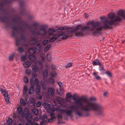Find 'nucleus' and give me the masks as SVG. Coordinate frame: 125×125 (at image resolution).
<instances>
[{
	"label": "nucleus",
	"instance_id": "nucleus-1",
	"mask_svg": "<svg viewBox=\"0 0 125 125\" xmlns=\"http://www.w3.org/2000/svg\"><path fill=\"white\" fill-rule=\"evenodd\" d=\"M76 94H74L72 95V99L75 101V105H72L68 107L66 110H60L62 112H65L67 115L71 116L73 112L79 116H87L89 115L88 113L85 111L93 110L96 112L98 115H101L104 113V108L100 104L94 102L96 100L94 97H91L89 99L86 98L81 97L77 99Z\"/></svg>",
	"mask_w": 125,
	"mask_h": 125
},
{
	"label": "nucleus",
	"instance_id": "nucleus-2",
	"mask_svg": "<svg viewBox=\"0 0 125 125\" xmlns=\"http://www.w3.org/2000/svg\"><path fill=\"white\" fill-rule=\"evenodd\" d=\"M53 103L56 104H53L52 107V105L49 104L45 102L43 105H44L46 104H48L49 105L50 108L52 109H54L55 108L58 109V110H55L58 113V115L57 116V118L58 120V123H61V122L59 121V120H62V118L63 116L65 114H66L65 112H61L60 110L62 109H64L66 110V109H68V107L65 104H67V102L65 99L61 98L59 97H57L56 98H54L53 100Z\"/></svg>",
	"mask_w": 125,
	"mask_h": 125
},
{
	"label": "nucleus",
	"instance_id": "nucleus-3",
	"mask_svg": "<svg viewBox=\"0 0 125 125\" xmlns=\"http://www.w3.org/2000/svg\"><path fill=\"white\" fill-rule=\"evenodd\" d=\"M118 16H115L114 13H111L109 14L108 17L110 20V21H107V18L103 16L101 17V21L104 22L105 25L104 27V28H110V26L114 23L115 21H121V19L120 17L123 18L125 19V12L124 11L120 10L117 12Z\"/></svg>",
	"mask_w": 125,
	"mask_h": 125
},
{
	"label": "nucleus",
	"instance_id": "nucleus-4",
	"mask_svg": "<svg viewBox=\"0 0 125 125\" xmlns=\"http://www.w3.org/2000/svg\"><path fill=\"white\" fill-rule=\"evenodd\" d=\"M101 17L100 18L101 20ZM101 21V20H100ZM104 23V25L103 26H101V23L98 22H94V21L91 20L89 21L87 23V24L91 25L93 27L90 28L88 26H86L84 27H82L81 28V30L82 31H85L89 30L91 31H93L95 33L97 32L98 31L101 30L102 28H104L103 27L105 25L104 22L102 21Z\"/></svg>",
	"mask_w": 125,
	"mask_h": 125
},
{
	"label": "nucleus",
	"instance_id": "nucleus-5",
	"mask_svg": "<svg viewBox=\"0 0 125 125\" xmlns=\"http://www.w3.org/2000/svg\"><path fill=\"white\" fill-rule=\"evenodd\" d=\"M17 110L19 114H21V119L24 116L26 117L28 122L26 125H32V123L31 122L32 118L31 113H29L28 109L24 108V111L23 112L22 107L21 106H20L17 108Z\"/></svg>",
	"mask_w": 125,
	"mask_h": 125
},
{
	"label": "nucleus",
	"instance_id": "nucleus-6",
	"mask_svg": "<svg viewBox=\"0 0 125 125\" xmlns=\"http://www.w3.org/2000/svg\"><path fill=\"white\" fill-rule=\"evenodd\" d=\"M37 74L35 73H32V78L31 80V83L32 85L35 84L36 85V91L37 93V99L38 100H40L42 98V94H41V93H40V91L41 88L38 85L39 83V81L38 79L36 78L34 82L33 81L34 78L37 76Z\"/></svg>",
	"mask_w": 125,
	"mask_h": 125
},
{
	"label": "nucleus",
	"instance_id": "nucleus-7",
	"mask_svg": "<svg viewBox=\"0 0 125 125\" xmlns=\"http://www.w3.org/2000/svg\"><path fill=\"white\" fill-rule=\"evenodd\" d=\"M44 107L46 111L50 114L51 118L47 119V120L48 122L51 123L53 122V119H55L56 118L57 116L54 114V112L55 111V110H58V109L55 108L54 109H52L50 108L49 105L48 104H45L44 105Z\"/></svg>",
	"mask_w": 125,
	"mask_h": 125
},
{
	"label": "nucleus",
	"instance_id": "nucleus-8",
	"mask_svg": "<svg viewBox=\"0 0 125 125\" xmlns=\"http://www.w3.org/2000/svg\"><path fill=\"white\" fill-rule=\"evenodd\" d=\"M82 26L81 25H79L76 26L74 29V30H73V28L71 30H70V32L71 34H73V35H75L77 36H82L83 35V34L81 32H79L78 33H77V31L79 30L80 29H81L82 28H81Z\"/></svg>",
	"mask_w": 125,
	"mask_h": 125
},
{
	"label": "nucleus",
	"instance_id": "nucleus-9",
	"mask_svg": "<svg viewBox=\"0 0 125 125\" xmlns=\"http://www.w3.org/2000/svg\"><path fill=\"white\" fill-rule=\"evenodd\" d=\"M43 75L44 76V79L45 82L46 83H49L51 84H53L54 83V80L53 78H50L48 81L46 80V77L48 75V73L46 70H45L43 71Z\"/></svg>",
	"mask_w": 125,
	"mask_h": 125
},
{
	"label": "nucleus",
	"instance_id": "nucleus-10",
	"mask_svg": "<svg viewBox=\"0 0 125 125\" xmlns=\"http://www.w3.org/2000/svg\"><path fill=\"white\" fill-rule=\"evenodd\" d=\"M48 93H45L44 94L45 96L47 99L49 98L50 96L52 97L53 96V91L52 88H49L48 90Z\"/></svg>",
	"mask_w": 125,
	"mask_h": 125
},
{
	"label": "nucleus",
	"instance_id": "nucleus-11",
	"mask_svg": "<svg viewBox=\"0 0 125 125\" xmlns=\"http://www.w3.org/2000/svg\"><path fill=\"white\" fill-rule=\"evenodd\" d=\"M67 31L66 32V34H68L70 33V34H67V35H65V33L64 32H61L60 33H59L57 35V37H59L61 36H62V38L63 39H65L67 38H68L69 36H72L73 35L72 34H71L69 32L68 33Z\"/></svg>",
	"mask_w": 125,
	"mask_h": 125
},
{
	"label": "nucleus",
	"instance_id": "nucleus-12",
	"mask_svg": "<svg viewBox=\"0 0 125 125\" xmlns=\"http://www.w3.org/2000/svg\"><path fill=\"white\" fill-rule=\"evenodd\" d=\"M72 29L71 28H66V27L64 26L63 27H61L59 28L57 30V31L59 32H61L63 30H67L68 31V32H69L70 30H71Z\"/></svg>",
	"mask_w": 125,
	"mask_h": 125
},
{
	"label": "nucleus",
	"instance_id": "nucleus-13",
	"mask_svg": "<svg viewBox=\"0 0 125 125\" xmlns=\"http://www.w3.org/2000/svg\"><path fill=\"white\" fill-rule=\"evenodd\" d=\"M58 84L59 87V89L61 91L60 92H58L57 91L58 94L60 95H62L63 94V88H62V83L61 82H59L58 83Z\"/></svg>",
	"mask_w": 125,
	"mask_h": 125
},
{
	"label": "nucleus",
	"instance_id": "nucleus-14",
	"mask_svg": "<svg viewBox=\"0 0 125 125\" xmlns=\"http://www.w3.org/2000/svg\"><path fill=\"white\" fill-rule=\"evenodd\" d=\"M72 95L70 92L67 93L66 94V100L67 103L68 102H70L71 101V98H72Z\"/></svg>",
	"mask_w": 125,
	"mask_h": 125
},
{
	"label": "nucleus",
	"instance_id": "nucleus-15",
	"mask_svg": "<svg viewBox=\"0 0 125 125\" xmlns=\"http://www.w3.org/2000/svg\"><path fill=\"white\" fill-rule=\"evenodd\" d=\"M31 65V62L29 61H27L25 62L23 64V65L25 68H27L29 67Z\"/></svg>",
	"mask_w": 125,
	"mask_h": 125
},
{
	"label": "nucleus",
	"instance_id": "nucleus-16",
	"mask_svg": "<svg viewBox=\"0 0 125 125\" xmlns=\"http://www.w3.org/2000/svg\"><path fill=\"white\" fill-rule=\"evenodd\" d=\"M28 58L29 60L31 61L34 62L36 61V57L33 55H30L29 56Z\"/></svg>",
	"mask_w": 125,
	"mask_h": 125
},
{
	"label": "nucleus",
	"instance_id": "nucleus-17",
	"mask_svg": "<svg viewBox=\"0 0 125 125\" xmlns=\"http://www.w3.org/2000/svg\"><path fill=\"white\" fill-rule=\"evenodd\" d=\"M40 33L38 34V35H40L42 36H44L45 35L46 33V31L45 30V29H43L40 31Z\"/></svg>",
	"mask_w": 125,
	"mask_h": 125
},
{
	"label": "nucleus",
	"instance_id": "nucleus-18",
	"mask_svg": "<svg viewBox=\"0 0 125 125\" xmlns=\"http://www.w3.org/2000/svg\"><path fill=\"white\" fill-rule=\"evenodd\" d=\"M42 47V45L40 44H38L36 47V51H38L40 52L41 50Z\"/></svg>",
	"mask_w": 125,
	"mask_h": 125
},
{
	"label": "nucleus",
	"instance_id": "nucleus-19",
	"mask_svg": "<svg viewBox=\"0 0 125 125\" xmlns=\"http://www.w3.org/2000/svg\"><path fill=\"white\" fill-rule=\"evenodd\" d=\"M0 91L4 96H9L7 92L5 90L2 89H1Z\"/></svg>",
	"mask_w": 125,
	"mask_h": 125
},
{
	"label": "nucleus",
	"instance_id": "nucleus-20",
	"mask_svg": "<svg viewBox=\"0 0 125 125\" xmlns=\"http://www.w3.org/2000/svg\"><path fill=\"white\" fill-rule=\"evenodd\" d=\"M36 50L35 48H30L29 50V53L31 55H33L35 52Z\"/></svg>",
	"mask_w": 125,
	"mask_h": 125
},
{
	"label": "nucleus",
	"instance_id": "nucleus-21",
	"mask_svg": "<svg viewBox=\"0 0 125 125\" xmlns=\"http://www.w3.org/2000/svg\"><path fill=\"white\" fill-rule=\"evenodd\" d=\"M34 90L33 87H30L28 90V93L29 94H32L34 93Z\"/></svg>",
	"mask_w": 125,
	"mask_h": 125
},
{
	"label": "nucleus",
	"instance_id": "nucleus-22",
	"mask_svg": "<svg viewBox=\"0 0 125 125\" xmlns=\"http://www.w3.org/2000/svg\"><path fill=\"white\" fill-rule=\"evenodd\" d=\"M31 68L32 71L35 73L38 71V67L35 65H32L31 66Z\"/></svg>",
	"mask_w": 125,
	"mask_h": 125
},
{
	"label": "nucleus",
	"instance_id": "nucleus-23",
	"mask_svg": "<svg viewBox=\"0 0 125 125\" xmlns=\"http://www.w3.org/2000/svg\"><path fill=\"white\" fill-rule=\"evenodd\" d=\"M36 64H37L38 66H39V68L41 70H42V62L39 61H37L36 62Z\"/></svg>",
	"mask_w": 125,
	"mask_h": 125
},
{
	"label": "nucleus",
	"instance_id": "nucleus-24",
	"mask_svg": "<svg viewBox=\"0 0 125 125\" xmlns=\"http://www.w3.org/2000/svg\"><path fill=\"white\" fill-rule=\"evenodd\" d=\"M100 64L99 61L98 60H95L93 62V64L94 65H100Z\"/></svg>",
	"mask_w": 125,
	"mask_h": 125
},
{
	"label": "nucleus",
	"instance_id": "nucleus-25",
	"mask_svg": "<svg viewBox=\"0 0 125 125\" xmlns=\"http://www.w3.org/2000/svg\"><path fill=\"white\" fill-rule=\"evenodd\" d=\"M27 87L26 86L24 85V86L23 90V94L24 95H26L27 94Z\"/></svg>",
	"mask_w": 125,
	"mask_h": 125
},
{
	"label": "nucleus",
	"instance_id": "nucleus-26",
	"mask_svg": "<svg viewBox=\"0 0 125 125\" xmlns=\"http://www.w3.org/2000/svg\"><path fill=\"white\" fill-rule=\"evenodd\" d=\"M51 47V45L48 44L46 46L44 49V51L45 52H47L48 50Z\"/></svg>",
	"mask_w": 125,
	"mask_h": 125
},
{
	"label": "nucleus",
	"instance_id": "nucleus-27",
	"mask_svg": "<svg viewBox=\"0 0 125 125\" xmlns=\"http://www.w3.org/2000/svg\"><path fill=\"white\" fill-rule=\"evenodd\" d=\"M97 75V73L95 72H94L93 73V75L95 76V78L97 80H99L101 79L100 77L99 76L96 75Z\"/></svg>",
	"mask_w": 125,
	"mask_h": 125
},
{
	"label": "nucleus",
	"instance_id": "nucleus-28",
	"mask_svg": "<svg viewBox=\"0 0 125 125\" xmlns=\"http://www.w3.org/2000/svg\"><path fill=\"white\" fill-rule=\"evenodd\" d=\"M15 53H13L11 54L9 57V59L10 61H12L14 57Z\"/></svg>",
	"mask_w": 125,
	"mask_h": 125
},
{
	"label": "nucleus",
	"instance_id": "nucleus-29",
	"mask_svg": "<svg viewBox=\"0 0 125 125\" xmlns=\"http://www.w3.org/2000/svg\"><path fill=\"white\" fill-rule=\"evenodd\" d=\"M20 102L22 106H24L26 104L25 101L22 99L20 100Z\"/></svg>",
	"mask_w": 125,
	"mask_h": 125
},
{
	"label": "nucleus",
	"instance_id": "nucleus-30",
	"mask_svg": "<svg viewBox=\"0 0 125 125\" xmlns=\"http://www.w3.org/2000/svg\"><path fill=\"white\" fill-rule=\"evenodd\" d=\"M32 112L34 115L36 116L38 113V111L36 109H33L32 110Z\"/></svg>",
	"mask_w": 125,
	"mask_h": 125
},
{
	"label": "nucleus",
	"instance_id": "nucleus-31",
	"mask_svg": "<svg viewBox=\"0 0 125 125\" xmlns=\"http://www.w3.org/2000/svg\"><path fill=\"white\" fill-rule=\"evenodd\" d=\"M56 36V35H53V37L51 38L49 40L50 42H54L57 39V37H55Z\"/></svg>",
	"mask_w": 125,
	"mask_h": 125
},
{
	"label": "nucleus",
	"instance_id": "nucleus-32",
	"mask_svg": "<svg viewBox=\"0 0 125 125\" xmlns=\"http://www.w3.org/2000/svg\"><path fill=\"white\" fill-rule=\"evenodd\" d=\"M55 31V30L54 29L50 28L48 30V32L49 33L51 34Z\"/></svg>",
	"mask_w": 125,
	"mask_h": 125
},
{
	"label": "nucleus",
	"instance_id": "nucleus-33",
	"mask_svg": "<svg viewBox=\"0 0 125 125\" xmlns=\"http://www.w3.org/2000/svg\"><path fill=\"white\" fill-rule=\"evenodd\" d=\"M12 120L11 118H9L7 121V124L8 125L12 123Z\"/></svg>",
	"mask_w": 125,
	"mask_h": 125
},
{
	"label": "nucleus",
	"instance_id": "nucleus-34",
	"mask_svg": "<svg viewBox=\"0 0 125 125\" xmlns=\"http://www.w3.org/2000/svg\"><path fill=\"white\" fill-rule=\"evenodd\" d=\"M51 56L50 53H48L47 54L46 58L49 61H51Z\"/></svg>",
	"mask_w": 125,
	"mask_h": 125
},
{
	"label": "nucleus",
	"instance_id": "nucleus-35",
	"mask_svg": "<svg viewBox=\"0 0 125 125\" xmlns=\"http://www.w3.org/2000/svg\"><path fill=\"white\" fill-rule=\"evenodd\" d=\"M40 56L41 57L42 60L43 61L45 60V54H42L40 55Z\"/></svg>",
	"mask_w": 125,
	"mask_h": 125
},
{
	"label": "nucleus",
	"instance_id": "nucleus-36",
	"mask_svg": "<svg viewBox=\"0 0 125 125\" xmlns=\"http://www.w3.org/2000/svg\"><path fill=\"white\" fill-rule=\"evenodd\" d=\"M72 63H69L67 64L65 66L67 68L71 66L72 65Z\"/></svg>",
	"mask_w": 125,
	"mask_h": 125
},
{
	"label": "nucleus",
	"instance_id": "nucleus-37",
	"mask_svg": "<svg viewBox=\"0 0 125 125\" xmlns=\"http://www.w3.org/2000/svg\"><path fill=\"white\" fill-rule=\"evenodd\" d=\"M42 104V103L39 101H37L36 103V105L37 107H40Z\"/></svg>",
	"mask_w": 125,
	"mask_h": 125
},
{
	"label": "nucleus",
	"instance_id": "nucleus-38",
	"mask_svg": "<svg viewBox=\"0 0 125 125\" xmlns=\"http://www.w3.org/2000/svg\"><path fill=\"white\" fill-rule=\"evenodd\" d=\"M48 42V40H45L43 41L42 42V44L43 45H45Z\"/></svg>",
	"mask_w": 125,
	"mask_h": 125
},
{
	"label": "nucleus",
	"instance_id": "nucleus-39",
	"mask_svg": "<svg viewBox=\"0 0 125 125\" xmlns=\"http://www.w3.org/2000/svg\"><path fill=\"white\" fill-rule=\"evenodd\" d=\"M47 122V121L44 120H43L41 123V125H45L46 124Z\"/></svg>",
	"mask_w": 125,
	"mask_h": 125
},
{
	"label": "nucleus",
	"instance_id": "nucleus-40",
	"mask_svg": "<svg viewBox=\"0 0 125 125\" xmlns=\"http://www.w3.org/2000/svg\"><path fill=\"white\" fill-rule=\"evenodd\" d=\"M41 84L42 86V87L43 90H45L47 89V88L46 86V85L44 83H43L42 84L41 83Z\"/></svg>",
	"mask_w": 125,
	"mask_h": 125
},
{
	"label": "nucleus",
	"instance_id": "nucleus-41",
	"mask_svg": "<svg viewBox=\"0 0 125 125\" xmlns=\"http://www.w3.org/2000/svg\"><path fill=\"white\" fill-rule=\"evenodd\" d=\"M23 81L25 83H27L28 81V79L27 77H24L23 78Z\"/></svg>",
	"mask_w": 125,
	"mask_h": 125
},
{
	"label": "nucleus",
	"instance_id": "nucleus-42",
	"mask_svg": "<svg viewBox=\"0 0 125 125\" xmlns=\"http://www.w3.org/2000/svg\"><path fill=\"white\" fill-rule=\"evenodd\" d=\"M26 59V57L25 56H22L21 57V61H25Z\"/></svg>",
	"mask_w": 125,
	"mask_h": 125
},
{
	"label": "nucleus",
	"instance_id": "nucleus-43",
	"mask_svg": "<svg viewBox=\"0 0 125 125\" xmlns=\"http://www.w3.org/2000/svg\"><path fill=\"white\" fill-rule=\"evenodd\" d=\"M34 100L32 98H30L29 100V103L31 104H32Z\"/></svg>",
	"mask_w": 125,
	"mask_h": 125
},
{
	"label": "nucleus",
	"instance_id": "nucleus-44",
	"mask_svg": "<svg viewBox=\"0 0 125 125\" xmlns=\"http://www.w3.org/2000/svg\"><path fill=\"white\" fill-rule=\"evenodd\" d=\"M40 117L42 119H48L47 116L44 115H43L42 116H40Z\"/></svg>",
	"mask_w": 125,
	"mask_h": 125
},
{
	"label": "nucleus",
	"instance_id": "nucleus-45",
	"mask_svg": "<svg viewBox=\"0 0 125 125\" xmlns=\"http://www.w3.org/2000/svg\"><path fill=\"white\" fill-rule=\"evenodd\" d=\"M26 73L28 74H29L31 73L30 70L28 69H26Z\"/></svg>",
	"mask_w": 125,
	"mask_h": 125
},
{
	"label": "nucleus",
	"instance_id": "nucleus-46",
	"mask_svg": "<svg viewBox=\"0 0 125 125\" xmlns=\"http://www.w3.org/2000/svg\"><path fill=\"white\" fill-rule=\"evenodd\" d=\"M51 76L52 77H55L56 76V74L55 72H53L51 73Z\"/></svg>",
	"mask_w": 125,
	"mask_h": 125
},
{
	"label": "nucleus",
	"instance_id": "nucleus-47",
	"mask_svg": "<svg viewBox=\"0 0 125 125\" xmlns=\"http://www.w3.org/2000/svg\"><path fill=\"white\" fill-rule=\"evenodd\" d=\"M18 50L19 52L20 53L22 52L23 51V49L21 47L19 48Z\"/></svg>",
	"mask_w": 125,
	"mask_h": 125
},
{
	"label": "nucleus",
	"instance_id": "nucleus-48",
	"mask_svg": "<svg viewBox=\"0 0 125 125\" xmlns=\"http://www.w3.org/2000/svg\"><path fill=\"white\" fill-rule=\"evenodd\" d=\"M99 65V69L101 71L103 70H104L103 67L102 65V64H100V65Z\"/></svg>",
	"mask_w": 125,
	"mask_h": 125
},
{
	"label": "nucleus",
	"instance_id": "nucleus-49",
	"mask_svg": "<svg viewBox=\"0 0 125 125\" xmlns=\"http://www.w3.org/2000/svg\"><path fill=\"white\" fill-rule=\"evenodd\" d=\"M5 100L7 104H10V102L9 101V99H6V100Z\"/></svg>",
	"mask_w": 125,
	"mask_h": 125
},
{
	"label": "nucleus",
	"instance_id": "nucleus-50",
	"mask_svg": "<svg viewBox=\"0 0 125 125\" xmlns=\"http://www.w3.org/2000/svg\"><path fill=\"white\" fill-rule=\"evenodd\" d=\"M106 73V74H108L109 76L110 77L111 76V73L108 72H107Z\"/></svg>",
	"mask_w": 125,
	"mask_h": 125
},
{
	"label": "nucleus",
	"instance_id": "nucleus-51",
	"mask_svg": "<svg viewBox=\"0 0 125 125\" xmlns=\"http://www.w3.org/2000/svg\"><path fill=\"white\" fill-rule=\"evenodd\" d=\"M84 16L86 18H87L88 17V15L86 13H84Z\"/></svg>",
	"mask_w": 125,
	"mask_h": 125
},
{
	"label": "nucleus",
	"instance_id": "nucleus-52",
	"mask_svg": "<svg viewBox=\"0 0 125 125\" xmlns=\"http://www.w3.org/2000/svg\"><path fill=\"white\" fill-rule=\"evenodd\" d=\"M5 97V100L6 99H9V96H4Z\"/></svg>",
	"mask_w": 125,
	"mask_h": 125
},
{
	"label": "nucleus",
	"instance_id": "nucleus-53",
	"mask_svg": "<svg viewBox=\"0 0 125 125\" xmlns=\"http://www.w3.org/2000/svg\"><path fill=\"white\" fill-rule=\"evenodd\" d=\"M107 93L106 92H105L104 94V96H105L107 95Z\"/></svg>",
	"mask_w": 125,
	"mask_h": 125
},
{
	"label": "nucleus",
	"instance_id": "nucleus-54",
	"mask_svg": "<svg viewBox=\"0 0 125 125\" xmlns=\"http://www.w3.org/2000/svg\"><path fill=\"white\" fill-rule=\"evenodd\" d=\"M38 25V24L37 23H34V26H37Z\"/></svg>",
	"mask_w": 125,
	"mask_h": 125
},
{
	"label": "nucleus",
	"instance_id": "nucleus-55",
	"mask_svg": "<svg viewBox=\"0 0 125 125\" xmlns=\"http://www.w3.org/2000/svg\"><path fill=\"white\" fill-rule=\"evenodd\" d=\"M52 68L53 69H55V66H54L53 67H52Z\"/></svg>",
	"mask_w": 125,
	"mask_h": 125
},
{
	"label": "nucleus",
	"instance_id": "nucleus-56",
	"mask_svg": "<svg viewBox=\"0 0 125 125\" xmlns=\"http://www.w3.org/2000/svg\"><path fill=\"white\" fill-rule=\"evenodd\" d=\"M16 44L17 45H18V42L17 41H16Z\"/></svg>",
	"mask_w": 125,
	"mask_h": 125
},
{
	"label": "nucleus",
	"instance_id": "nucleus-57",
	"mask_svg": "<svg viewBox=\"0 0 125 125\" xmlns=\"http://www.w3.org/2000/svg\"><path fill=\"white\" fill-rule=\"evenodd\" d=\"M53 35V34H50L49 35V36H51V35Z\"/></svg>",
	"mask_w": 125,
	"mask_h": 125
},
{
	"label": "nucleus",
	"instance_id": "nucleus-58",
	"mask_svg": "<svg viewBox=\"0 0 125 125\" xmlns=\"http://www.w3.org/2000/svg\"><path fill=\"white\" fill-rule=\"evenodd\" d=\"M19 119H21V118H20V116H19Z\"/></svg>",
	"mask_w": 125,
	"mask_h": 125
}]
</instances>
